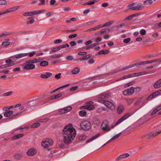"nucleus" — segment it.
Here are the masks:
<instances>
[{
    "instance_id": "1",
    "label": "nucleus",
    "mask_w": 161,
    "mask_h": 161,
    "mask_svg": "<svg viewBox=\"0 0 161 161\" xmlns=\"http://www.w3.org/2000/svg\"><path fill=\"white\" fill-rule=\"evenodd\" d=\"M76 132L71 124L66 125L63 131L64 142L67 145L70 144L75 136Z\"/></svg>"
},
{
    "instance_id": "31",
    "label": "nucleus",
    "mask_w": 161,
    "mask_h": 161,
    "mask_svg": "<svg viewBox=\"0 0 161 161\" xmlns=\"http://www.w3.org/2000/svg\"><path fill=\"white\" fill-rule=\"evenodd\" d=\"M48 63L46 61H43L41 62L40 64V66H46L48 65Z\"/></svg>"
},
{
    "instance_id": "52",
    "label": "nucleus",
    "mask_w": 161,
    "mask_h": 161,
    "mask_svg": "<svg viewBox=\"0 0 161 161\" xmlns=\"http://www.w3.org/2000/svg\"><path fill=\"white\" fill-rule=\"evenodd\" d=\"M10 35V33L8 32H5L4 33H3L2 34H0V37H2L3 36H7L9 35Z\"/></svg>"
},
{
    "instance_id": "23",
    "label": "nucleus",
    "mask_w": 161,
    "mask_h": 161,
    "mask_svg": "<svg viewBox=\"0 0 161 161\" xmlns=\"http://www.w3.org/2000/svg\"><path fill=\"white\" fill-rule=\"evenodd\" d=\"M23 136L24 134H17L13 136L12 137V139L13 140H17L22 137Z\"/></svg>"
},
{
    "instance_id": "21",
    "label": "nucleus",
    "mask_w": 161,
    "mask_h": 161,
    "mask_svg": "<svg viewBox=\"0 0 161 161\" xmlns=\"http://www.w3.org/2000/svg\"><path fill=\"white\" fill-rule=\"evenodd\" d=\"M19 8V6H14L12 7H11L10 8H9L7 10V11L8 13H10L13 12H14L17 10L18 8Z\"/></svg>"
},
{
    "instance_id": "11",
    "label": "nucleus",
    "mask_w": 161,
    "mask_h": 161,
    "mask_svg": "<svg viewBox=\"0 0 161 161\" xmlns=\"http://www.w3.org/2000/svg\"><path fill=\"white\" fill-rule=\"evenodd\" d=\"M52 74L50 72H46L40 74L41 78L43 79H47L52 75Z\"/></svg>"
},
{
    "instance_id": "8",
    "label": "nucleus",
    "mask_w": 161,
    "mask_h": 161,
    "mask_svg": "<svg viewBox=\"0 0 161 161\" xmlns=\"http://www.w3.org/2000/svg\"><path fill=\"white\" fill-rule=\"evenodd\" d=\"M25 106H20L19 108H17L15 109L16 111H18L19 110H21V111H18L17 113L12 115V118H13L14 117L17 116L18 115H19L20 114H21L23 112H25L24 111V109H25Z\"/></svg>"
},
{
    "instance_id": "2",
    "label": "nucleus",
    "mask_w": 161,
    "mask_h": 161,
    "mask_svg": "<svg viewBox=\"0 0 161 161\" xmlns=\"http://www.w3.org/2000/svg\"><path fill=\"white\" fill-rule=\"evenodd\" d=\"M129 9L134 11H139L143 9L144 8V6L142 3H132L128 5Z\"/></svg>"
},
{
    "instance_id": "60",
    "label": "nucleus",
    "mask_w": 161,
    "mask_h": 161,
    "mask_svg": "<svg viewBox=\"0 0 161 161\" xmlns=\"http://www.w3.org/2000/svg\"><path fill=\"white\" fill-rule=\"evenodd\" d=\"M61 73H59L58 74H56L55 75V77L57 79H59L61 78Z\"/></svg>"
},
{
    "instance_id": "50",
    "label": "nucleus",
    "mask_w": 161,
    "mask_h": 161,
    "mask_svg": "<svg viewBox=\"0 0 161 161\" xmlns=\"http://www.w3.org/2000/svg\"><path fill=\"white\" fill-rule=\"evenodd\" d=\"M121 155H122V159H125L128 157L130 156L129 154L128 153H124L121 154Z\"/></svg>"
},
{
    "instance_id": "27",
    "label": "nucleus",
    "mask_w": 161,
    "mask_h": 161,
    "mask_svg": "<svg viewBox=\"0 0 161 161\" xmlns=\"http://www.w3.org/2000/svg\"><path fill=\"white\" fill-rule=\"evenodd\" d=\"M109 51L108 50H102L100 51H99L98 53V54L99 55L100 54H106L109 53Z\"/></svg>"
},
{
    "instance_id": "54",
    "label": "nucleus",
    "mask_w": 161,
    "mask_h": 161,
    "mask_svg": "<svg viewBox=\"0 0 161 161\" xmlns=\"http://www.w3.org/2000/svg\"><path fill=\"white\" fill-rule=\"evenodd\" d=\"M140 90L141 88L139 87H134V92H138L140 91Z\"/></svg>"
},
{
    "instance_id": "59",
    "label": "nucleus",
    "mask_w": 161,
    "mask_h": 161,
    "mask_svg": "<svg viewBox=\"0 0 161 161\" xmlns=\"http://www.w3.org/2000/svg\"><path fill=\"white\" fill-rule=\"evenodd\" d=\"M130 40L131 39L130 38H127L124 40L123 42L125 43H127L129 42Z\"/></svg>"
},
{
    "instance_id": "42",
    "label": "nucleus",
    "mask_w": 161,
    "mask_h": 161,
    "mask_svg": "<svg viewBox=\"0 0 161 161\" xmlns=\"http://www.w3.org/2000/svg\"><path fill=\"white\" fill-rule=\"evenodd\" d=\"M153 62H154V60H150V61H145L142 62H141V64H140L142 65V64H149V63H152Z\"/></svg>"
},
{
    "instance_id": "9",
    "label": "nucleus",
    "mask_w": 161,
    "mask_h": 161,
    "mask_svg": "<svg viewBox=\"0 0 161 161\" xmlns=\"http://www.w3.org/2000/svg\"><path fill=\"white\" fill-rule=\"evenodd\" d=\"M34 103L32 102H29L28 104L25 106V108L24 109L25 111L26 112L27 111L33 109L34 108Z\"/></svg>"
},
{
    "instance_id": "62",
    "label": "nucleus",
    "mask_w": 161,
    "mask_h": 161,
    "mask_svg": "<svg viewBox=\"0 0 161 161\" xmlns=\"http://www.w3.org/2000/svg\"><path fill=\"white\" fill-rule=\"evenodd\" d=\"M147 73L145 71H143V72H142L138 73V76H141V75H145L146 74H147Z\"/></svg>"
},
{
    "instance_id": "16",
    "label": "nucleus",
    "mask_w": 161,
    "mask_h": 161,
    "mask_svg": "<svg viewBox=\"0 0 161 161\" xmlns=\"http://www.w3.org/2000/svg\"><path fill=\"white\" fill-rule=\"evenodd\" d=\"M44 11L43 10H40L33 11L32 12H29L30 16H32L35 15H37L43 12Z\"/></svg>"
},
{
    "instance_id": "57",
    "label": "nucleus",
    "mask_w": 161,
    "mask_h": 161,
    "mask_svg": "<svg viewBox=\"0 0 161 161\" xmlns=\"http://www.w3.org/2000/svg\"><path fill=\"white\" fill-rule=\"evenodd\" d=\"M10 44V43L8 42H3L2 43V45L4 47H7Z\"/></svg>"
},
{
    "instance_id": "28",
    "label": "nucleus",
    "mask_w": 161,
    "mask_h": 161,
    "mask_svg": "<svg viewBox=\"0 0 161 161\" xmlns=\"http://www.w3.org/2000/svg\"><path fill=\"white\" fill-rule=\"evenodd\" d=\"M80 71V69L79 68L76 67L72 70L71 72L73 74H78Z\"/></svg>"
},
{
    "instance_id": "14",
    "label": "nucleus",
    "mask_w": 161,
    "mask_h": 161,
    "mask_svg": "<svg viewBox=\"0 0 161 161\" xmlns=\"http://www.w3.org/2000/svg\"><path fill=\"white\" fill-rule=\"evenodd\" d=\"M104 105L109 109H114L115 108V107L113 104L109 101H106L105 102Z\"/></svg>"
},
{
    "instance_id": "25",
    "label": "nucleus",
    "mask_w": 161,
    "mask_h": 161,
    "mask_svg": "<svg viewBox=\"0 0 161 161\" xmlns=\"http://www.w3.org/2000/svg\"><path fill=\"white\" fill-rule=\"evenodd\" d=\"M30 60L31 61V63L34 64L39 62L41 61V59L40 57H39L38 58H35L32 60L30 59Z\"/></svg>"
},
{
    "instance_id": "44",
    "label": "nucleus",
    "mask_w": 161,
    "mask_h": 161,
    "mask_svg": "<svg viewBox=\"0 0 161 161\" xmlns=\"http://www.w3.org/2000/svg\"><path fill=\"white\" fill-rule=\"evenodd\" d=\"M111 129V128L109 126H103L102 130L104 131H109Z\"/></svg>"
},
{
    "instance_id": "64",
    "label": "nucleus",
    "mask_w": 161,
    "mask_h": 161,
    "mask_svg": "<svg viewBox=\"0 0 161 161\" xmlns=\"http://www.w3.org/2000/svg\"><path fill=\"white\" fill-rule=\"evenodd\" d=\"M66 59L69 61H72L73 58L72 56L71 55L68 56L66 57Z\"/></svg>"
},
{
    "instance_id": "45",
    "label": "nucleus",
    "mask_w": 161,
    "mask_h": 161,
    "mask_svg": "<svg viewBox=\"0 0 161 161\" xmlns=\"http://www.w3.org/2000/svg\"><path fill=\"white\" fill-rule=\"evenodd\" d=\"M109 94H102L101 96V98L102 99H107L109 97Z\"/></svg>"
},
{
    "instance_id": "32",
    "label": "nucleus",
    "mask_w": 161,
    "mask_h": 161,
    "mask_svg": "<svg viewBox=\"0 0 161 161\" xmlns=\"http://www.w3.org/2000/svg\"><path fill=\"white\" fill-rule=\"evenodd\" d=\"M153 3L152 0H147L144 2L143 5H151Z\"/></svg>"
},
{
    "instance_id": "5",
    "label": "nucleus",
    "mask_w": 161,
    "mask_h": 161,
    "mask_svg": "<svg viewBox=\"0 0 161 161\" xmlns=\"http://www.w3.org/2000/svg\"><path fill=\"white\" fill-rule=\"evenodd\" d=\"M31 62L30 60L26 61L25 63L24 64L23 69L30 70L34 69L35 65Z\"/></svg>"
},
{
    "instance_id": "15",
    "label": "nucleus",
    "mask_w": 161,
    "mask_h": 161,
    "mask_svg": "<svg viewBox=\"0 0 161 161\" xmlns=\"http://www.w3.org/2000/svg\"><path fill=\"white\" fill-rule=\"evenodd\" d=\"M24 55V54H22V53L17 54L12 56L11 58L12 60L14 61H15L23 57V56Z\"/></svg>"
},
{
    "instance_id": "7",
    "label": "nucleus",
    "mask_w": 161,
    "mask_h": 161,
    "mask_svg": "<svg viewBox=\"0 0 161 161\" xmlns=\"http://www.w3.org/2000/svg\"><path fill=\"white\" fill-rule=\"evenodd\" d=\"M134 92V87H131L124 90L123 92V94L125 96L131 95Z\"/></svg>"
},
{
    "instance_id": "12",
    "label": "nucleus",
    "mask_w": 161,
    "mask_h": 161,
    "mask_svg": "<svg viewBox=\"0 0 161 161\" xmlns=\"http://www.w3.org/2000/svg\"><path fill=\"white\" fill-rule=\"evenodd\" d=\"M36 153V150L33 148L29 149L27 152L26 154L27 155L31 156L35 155Z\"/></svg>"
},
{
    "instance_id": "13",
    "label": "nucleus",
    "mask_w": 161,
    "mask_h": 161,
    "mask_svg": "<svg viewBox=\"0 0 161 161\" xmlns=\"http://www.w3.org/2000/svg\"><path fill=\"white\" fill-rule=\"evenodd\" d=\"M161 133V130H160L159 131L157 132H152L148 134L147 136L148 138H153L154 137H155L157 136Z\"/></svg>"
},
{
    "instance_id": "49",
    "label": "nucleus",
    "mask_w": 161,
    "mask_h": 161,
    "mask_svg": "<svg viewBox=\"0 0 161 161\" xmlns=\"http://www.w3.org/2000/svg\"><path fill=\"white\" fill-rule=\"evenodd\" d=\"M135 83V81H131L129 83L126 84L125 86V87H127L133 85Z\"/></svg>"
},
{
    "instance_id": "58",
    "label": "nucleus",
    "mask_w": 161,
    "mask_h": 161,
    "mask_svg": "<svg viewBox=\"0 0 161 161\" xmlns=\"http://www.w3.org/2000/svg\"><path fill=\"white\" fill-rule=\"evenodd\" d=\"M140 33L142 35H144L146 34V32L145 30L142 29L140 30Z\"/></svg>"
},
{
    "instance_id": "46",
    "label": "nucleus",
    "mask_w": 161,
    "mask_h": 161,
    "mask_svg": "<svg viewBox=\"0 0 161 161\" xmlns=\"http://www.w3.org/2000/svg\"><path fill=\"white\" fill-rule=\"evenodd\" d=\"M141 64V62L137 63V64H132L131 65H130L129 66H128L129 68H133V67H134L136 66H137L138 65H142V64Z\"/></svg>"
},
{
    "instance_id": "39",
    "label": "nucleus",
    "mask_w": 161,
    "mask_h": 161,
    "mask_svg": "<svg viewBox=\"0 0 161 161\" xmlns=\"http://www.w3.org/2000/svg\"><path fill=\"white\" fill-rule=\"evenodd\" d=\"M28 19H30V20L29 21H27V23L28 24L29 23L31 24H32L35 22L34 18L33 17H29L28 18Z\"/></svg>"
},
{
    "instance_id": "22",
    "label": "nucleus",
    "mask_w": 161,
    "mask_h": 161,
    "mask_svg": "<svg viewBox=\"0 0 161 161\" xmlns=\"http://www.w3.org/2000/svg\"><path fill=\"white\" fill-rule=\"evenodd\" d=\"M129 69V67L127 66V67H125V68H122L121 69H119L117 70H113L112 71L110 72V74H115L118 72H120L122 71H124V70H125L126 69Z\"/></svg>"
},
{
    "instance_id": "63",
    "label": "nucleus",
    "mask_w": 161,
    "mask_h": 161,
    "mask_svg": "<svg viewBox=\"0 0 161 161\" xmlns=\"http://www.w3.org/2000/svg\"><path fill=\"white\" fill-rule=\"evenodd\" d=\"M87 53L86 52H81L78 53V54L79 55L84 56L86 55Z\"/></svg>"
},
{
    "instance_id": "38",
    "label": "nucleus",
    "mask_w": 161,
    "mask_h": 161,
    "mask_svg": "<svg viewBox=\"0 0 161 161\" xmlns=\"http://www.w3.org/2000/svg\"><path fill=\"white\" fill-rule=\"evenodd\" d=\"M96 2H97V0L91 1L84 3V5H92Z\"/></svg>"
},
{
    "instance_id": "55",
    "label": "nucleus",
    "mask_w": 161,
    "mask_h": 161,
    "mask_svg": "<svg viewBox=\"0 0 161 161\" xmlns=\"http://www.w3.org/2000/svg\"><path fill=\"white\" fill-rule=\"evenodd\" d=\"M92 56V54H88L86 55H85L83 56L84 60L88 59L91 57Z\"/></svg>"
},
{
    "instance_id": "48",
    "label": "nucleus",
    "mask_w": 161,
    "mask_h": 161,
    "mask_svg": "<svg viewBox=\"0 0 161 161\" xmlns=\"http://www.w3.org/2000/svg\"><path fill=\"white\" fill-rule=\"evenodd\" d=\"M40 123H35L33 124L32 126L31 127L32 128H36L37 127L39 126L40 125Z\"/></svg>"
},
{
    "instance_id": "53",
    "label": "nucleus",
    "mask_w": 161,
    "mask_h": 161,
    "mask_svg": "<svg viewBox=\"0 0 161 161\" xmlns=\"http://www.w3.org/2000/svg\"><path fill=\"white\" fill-rule=\"evenodd\" d=\"M7 3V1L5 0H0V5H6Z\"/></svg>"
},
{
    "instance_id": "37",
    "label": "nucleus",
    "mask_w": 161,
    "mask_h": 161,
    "mask_svg": "<svg viewBox=\"0 0 161 161\" xmlns=\"http://www.w3.org/2000/svg\"><path fill=\"white\" fill-rule=\"evenodd\" d=\"M22 157V155L21 154L17 153L14 155V158L15 159L19 160Z\"/></svg>"
},
{
    "instance_id": "20",
    "label": "nucleus",
    "mask_w": 161,
    "mask_h": 161,
    "mask_svg": "<svg viewBox=\"0 0 161 161\" xmlns=\"http://www.w3.org/2000/svg\"><path fill=\"white\" fill-rule=\"evenodd\" d=\"M151 116L149 114H147L141 119V120L143 119L145 122L148 121L152 118Z\"/></svg>"
},
{
    "instance_id": "56",
    "label": "nucleus",
    "mask_w": 161,
    "mask_h": 161,
    "mask_svg": "<svg viewBox=\"0 0 161 161\" xmlns=\"http://www.w3.org/2000/svg\"><path fill=\"white\" fill-rule=\"evenodd\" d=\"M121 133H122V132H120V133H118V134H117V135H116L114 137H113L112 138L113 140H114L115 139L117 138L119 136H120V135H121Z\"/></svg>"
},
{
    "instance_id": "61",
    "label": "nucleus",
    "mask_w": 161,
    "mask_h": 161,
    "mask_svg": "<svg viewBox=\"0 0 161 161\" xmlns=\"http://www.w3.org/2000/svg\"><path fill=\"white\" fill-rule=\"evenodd\" d=\"M62 42V40L58 39L55 40L54 41V42L55 44H58Z\"/></svg>"
},
{
    "instance_id": "18",
    "label": "nucleus",
    "mask_w": 161,
    "mask_h": 161,
    "mask_svg": "<svg viewBox=\"0 0 161 161\" xmlns=\"http://www.w3.org/2000/svg\"><path fill=\"white\" fill-rule=\"evenodd\" d=\"M13 114V111L9 110L5 112L4 114V115L5 117H10V118H12V115L11 116H11Z\"/></svg>"
},
{
    "instance_id": "3",
    "label": "nucleus",
    "mask_w": 161,
    "mask_h": 161,
    "mask_svg": "<svg viewBox=\"0 0 161 161\" xmlns=\"http://www.w3.org/2000/svg\"><path fill=\"white\" fill-rule=\"evenodd\" d=\"M53 143V140L51 138H47L44 139L41 143L42 146L44 148H47L52 146Z\"/></svg>"
},
{
    "instance_id": "33",
    "label": "nucleus",
    "mask_w": 161,
    "mask_h": 161,
    "mask_svg": "<svg viewBox=\"0 0 161 161\" xmlns=\"http://www.w3.org/2000/svg\"><path fill=\"white\" fill-rule=\"evenodd\" d=\"M155 97H156L154 95L153 92L152 93L151 95H150L149 96L147 97L146 99L150 101L153 98H154Z\"/></svg>"
},
{
    "instance_id": "4",
    "label": "nucleus",
    "mask_w": 161,
    "mask_h": 161,
    "mask_svg": "<svg viewBox=\"0 0 161 161\" xmlns=\"http://www.w3.org/2000/svg\"><path fill=\"white\" fill-rule=\"evenodd\" d=\"M80 125L81 128L85 130H89L91 127V123L89 121L86 120L82 121L80 123Z\"/></svg>"
},
{
    "instance_id": "6",
    "label": "nucleus",
    "mask_w": 161,
    "mask_h": 161,
    "mask_svg": "<svg viewBox=\"0 0 161 161\" xmlns=\"http://www.w3.org/2000/svg\"><path fill=\"white\" fill-rule=\"evenodd\" d=\"M92 104L93 102L91 101L86 103V105L82 106L81 107V109H86L89 110H92L94 108V106L92 105Z\"/></svg>"
},
{
    "instance_id": "34",
    "label": "nucleus",
    "mask_w": 161,
    "mask_h": 161,
    "mask_svg": "<svg viewBox=\"0 0 161 161\" xmlns=\"http://www.w3.org/2000/svg\"><path fill=\"white\" fill-rule=\"evenodd\" d=\"M79 115L82 117L85 116L86 115V110H81L79 112Z\"/></svg>"
},
{
    "instance_id": "30",
    "label": "nucleus",
    "mask_w": 161,
    "mask_h": 161,
    "mask_svg": "<svg viewBox=\"0 0 161 161\" xmlns=\"http://www.w3.org/2000/svg\"><path fill=\"white\" fill-rule=\"evenodd\" d=\"M91 48L92 47H91L90 45H88L86 46L80 48H79V50L80 51H83L85 50H88Z\"/></svg>"
},
{
    "instance_id": "41",
    "label": "nucleus",
    "mask_w": 161,
    "mask_h": 161,
    "mask_svg": "<svg viewBox=\"0 0 161 161\" xmlns=\"http://www.w3.org/2000/svg\"><path fill=\"white\" fill-rule=\"evenodd\" d=\"M62 56V55L61 54H54L53 55H52L50 56V57L52 58H59L60 57Z\"/></svg>"
},
{
    "instance_id": "26",
    "label": "nucleus",
    "mask_w": 161,
    "mask_h": 161,
    "mask_svg": "<svg viewBox=\"0 0 161 161\" xmlns=\"http://www.w3.org/2000/svg\"><path fill=\"white\" fill-rule=\"evenodd\" d=\"M100 135V134H98L97 135L92 137L90 139H88L86 142V143H88L91 142V141H92L93 140L96 139Z\"/></svg>"
},
{
    "instance_id": "24",
    "label": "nucleus",
    "mask_w": 161,
    "mask_h": 161,
    "mask_svg": "<svg viewBox=\"0 0 161 161\" xmlns=\"http://www.w3.org/2000/svg\"><path fill=\"white\" fill-rule=\"evenodd\" d=\"M22 54H24L23 57H25L28 55L30 57H32L36 54L35 52L33 51L30 53H22Z\"/></svg>"
},
{
    "instance_id": "51",
    "label": "nucleus",
    "mask_w": 161,
    "mask_h": 161,
    "mask_svg": "<svg viewBox=\"0 0 161 161\" xmlns=\"http://www.w3.org/2000/svg\"><path fill=\"white\" fill-rule=\"evenodd\" d=\"M155 97L161 94V90L153 92Z\"/></svg>"
},
{
    "instance_id": "35",
    "label": "nucleus",
    "mask_w": 161,
    "mask_h": 161,
    "mask_svg": "<svg viewBox=\"0 0 161 161\" xmlns=\"http://www.w3.org/2000/svg\"><path fill=\"white\" fill-rule=\"evenodd\" d=\"M114 22L112 21H109L107 22L103 25L104 27H107L111 26L113 23Z\"/></svg>"
},
{
    "instance_id": "36",
    "label": "nucleus",
    "mask_w": 161,
    "mask_h": 161,
    "mask_svg": "<svg viewBox=\"0 0 161 161\" xmlns=\"http://www.w3.org/2000/svg\"><path fill=\"white\" fill-rule=\"evenodd\" d=\"M69 84H67L65 85H64V86H62L60 87H59L57 89L53 90V91H52L51 93H53V92H55L57 91L58 90L61 89V88H65V87H66L67 86H69Z\"/></svg>"
},
{
    "instance_id": "29",
    "label": "nucleus",
    "mask_w": 161,
    "mask_h": 161,
    "mask_svg": "<svg viewBox=\"0 0 161 161\" xmlns=\"http://www.w3.org/2000/svg\"><path fill=\"white\" fill-rule=\"evenodd\" d=\"M124 109V107L122 106H119L117 109V112L118 114H120L122 113Z\"/></svg>"
},
{
    "instance_id": "17",
    "label": "nucleus",
    "mask_w": 161,
    "mask_h": 161,
    "mask_svg": "<svg viewBox=\"0 0 161 161\" xmlns=\"http://www.w3.org/2000/svg\"><path fill=\"white\" fill-rule=\"evenodd\" d=\"M153 87L155 89H158L161 87V79L154 84Z\"/></svg>"
},
{
    "instance_id": "19",
    "label": "nucleus",
    "mask_w": 161,
    "mask_h": 161,
    "mask_svg": "<svg viewBox=\"0 0 161 161\" xmlns=\"http://www.w3.org/2000/svg\"><path fill=\"white\" fill-rule=\"evenodd\" d=\"M110 31V30L108 28H104L102 29L101 31L98 32L96 35H101L103 33H105L107 31L109 32Z\"/></svg>"
},
{
    "instance_id": "43",
    "label": "nucleus",
    "mask_w": 161,
    "mask_h": 161,
    "mask_svg": "<svg viewBox=\"0 0 161 161\" xmlns=\"http://www.w3.org/2000/svg\"><path fill=\"white\" fill-rule=\"evenodd\" d=\"M106 108L100 107L97 110V113H100L103 111H106Z\"/></svg>"
},
{
    "instance_id": "40",
    "label": "nucleus",
    "mask_w": 161,
    "mask_h": 161,
    "mask_svg": "<svg viewBox=\"0 0 161 161\" xmlns=\"http://www.w3.org/2000/svg\"><path fill=\"white\" fill-rule=\"evenodd\" d=\"M13 93L12 92H9L3 93L2 95L3 96L6 97L12 95Z\"/></svg>"
},
{
    "instance_id": "47",
    "label": "nucleus",
    "mask_w": 161,
    "mask_h": 161,
    "mask_svg": "<svg viewBox=\"0 0 161 161\" xmlns=\"http://www.w3.org/2000/svg\"><path fill=\"white\" fill-rule=\"evenodd\" d=\"M65 110V111H66V113H67L69 112V111H70L71 109H72V107L70 106H68L66 107H65L64 108Z\"/></svg>"
},
{
    "instance_id": "10",
    "label": "nucleus",
    "mask_w": 161,
    "mask_h": 161,
    "mask_svg": "<svg viewBox=\"0 0 161 161\" xmlns=\"http://www.w3.org/2000/svg\"><path fill=\"white\" fill-rule=\"evenodd\" d=\"M130 115V114L128 113L124 115L120 119L115 123V125H117L119 123H121L123 121L127 119Z\"/></svg>"
}]
</instances>
